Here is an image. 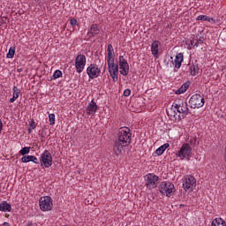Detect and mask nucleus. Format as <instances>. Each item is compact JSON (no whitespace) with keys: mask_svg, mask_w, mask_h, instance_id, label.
I'll return each mask as SVG.
<instances>
[{"mask_svg":"<svg viewBox=\"0 0 226 226\" xmlns=\"http://www.w3.org/2000/svg\"><path fill=\"white\" fill-rule=\"evenodd\" d=\"M187 141L191 146H195L197 144V137L196 136H189Z\"/></svg>","mask_w":226,"mask_h":226,"instance_id":"cd10ccee","label":"nucleus"},{"mask_svg":"<svg viewBox=\"0 0 226 226\" xmlns=\"http://www.w3.org/2000/svg\"><path fill=\"white\" fill-rule=\"evenodd\" d=\"M204 103H206V100L200 94L192 95L189 100L191 109H200L204 107Z\"/></svg>","mask_w":226,"mask_h":226,"instance_id":"423d86ee","label":"nucleus"},{"mask_svg":"<svg viewBox=\"0 0 226 226\" xmlns=\"http://www.w3.org/2000/svg\"><path fill=\"white\" fill-rule=\"evenodd\" d=\"M34 129H36V123L34 122V120H32L31 122H29L28 133H31V132H33V130Z\"/></svg>","mask_w":226,"mask_h":226,"instance_id":"2f4dec72","label":"nucleus"},{"mask_svg":"<svg viewBox=\"0 0 226 226\" xmlns=\"http://www.w3.org/2000/svg\"><path fill=\"white\" fill-rule=\"evenodd\" d=\"M116 59V53L114 52V47L112 44H109L107 48V55H106V61L107 63L109 61H115Z\"/></svg>","mask_w":226,"mask_h":226,"instance_id":"f3484780","label":"nucleus"},{"mask_svg":"<svg viewBox=\"0 0 226 226\" xmlns=\"http://www.w3.org/2000/svg\"><path fill=\"white\" fill-rule=\"evenodd\" d=\"M0 211H3L4 213H6V211H8V213H10V211H11V205H10L6 201L0 203Z\"/></svg>","mask_w":226,"mask_h":226,"instance_id":"4be33fe9","label":"nucleus"},{"mask_svg":"<svg viewBox=\"0 0 226 226\" xmlns=\"http://www.w3.org/2000/svg\"><path fill=\"white\" fill-rule=\"evenodd\" d=\"M102 31V26L98 24H92L87 30V37L88 38H94V36H98V34Z\"/></svg>","mask_w":226,"mask_h":226,"instance_id":"2eb2a0df","label":"nucleus"},{"mask_svg":"<svg viewBox=\"0 0 226 226\" xmlns=\"http://www.w3.org/2000/svg\"><path fill=\"white\" fill-rule=\"evenodd\" d=\"M26 226H33V222H28L26 223Z\"/></svg>","mask_w":226,"mask_h":226,"instance_id":"a19ab883","label":"nucleus"},{"mask_svg":"<svg viewBox=\"0 0 226 226\" xmlns=\"http://www.w3.org/2000/svg\"><path fill=\"white\" fill-rule=\"evenodd\" d=\"M130 94H132V90H130V88L124 91V96H130Z\"/></svg>","mask_w":226,"mask_h":226,"instance_id":"72a5a7b5","label":"nucleus"},{"mask_svg":"<svg viewBox=\"0 0 226 226\" xmlns=\"http://www.w3.org/2000/svg\"><path fill=\"white\" fill-rule=\"evenodd\" d=\"M3 225H4V226H11V225L9 224V222H4L3 223Z\"/></svg>","mask_w":226,"mask_h":226,"instance_id":"79ce46f5","label":"nucleus"},{"mask_svg":"<svg viewBox=\"0 0 226 226\" xmlns=\"http://www.w3.org/2000/svg\"><path fill=\"white\" fill-rule=\"evenodd\" d=\"M189 44H190L192 47H195V46H194V45H195V41H193V40L189 41Z\"/></svg>","mask_w":226,"mask_h":226,"instance_id":"e433bc0d","label":"nucleus"},{"mask_svg":"<svg viewBox=\"0 0 226 226\" xmlns=\"http://www.w3.org/2000/svg\"><path fill=\"white\" fill-rule=\"evenodd\" d=\"M197 186V179L193 176L187 175L183 181V188L185 192H192Z\"/></svg>","mask_w":226,"mask_h":226,"instance_id":"6e6552de","label":"nucleus"},{"mask_svg":"<svg viewBox=\"0 0 226 226\" xmlns=\"http://www.w3.org/2000/svg\"><path fill=\"white\" fill-rule=\"evenodd\" d=\"M162 42L159 41H154L151 44V52L154 55V57H158V52Z\"/></svg>","mask_w":226,"mask_h":226,"instance_id":"a211bd4d","label":"nucleus"},{"mask_svg":"<svg viewBox=\"0 0 226 226\" xmlns=\"http://www.w3.org/2000/svg\"><path fill=\"white\" fill-rule=\"evenodd\" d=\"M20 96V89L14 86L12 87V97L10 99V103H13Z\"/></svg>","mask_w":226,"mask_h":226,"instance_id":"aec40b11","label":"nucleus"},{"mask_svg":"<svg viewBox=\"0 0 226 226\" xmlns=\"http://www.w3.org/2000/svg\"><path fill=\"white\" fill-rule=\"evenodd\" d=\"M15 56V48H10L7 55H6V57L8 59H12V57Z\"/></svg>","mask_w":226,"mask_h":226,"instance_id":"c85d7f7f","label":"nucleus"},{"mask_svg":"<svg viewBox=\"0 0 226 226\" xmlns=\"http://www.w3.org/2000/svg\"><path fill=\"white\" fill-rule=\"evenodd\" d=\"M117 66L119 70V73L124 77H126L128 73H130V64L124 56H119L117 60Z\"/></svg>","mask_w":226,"mask_h":226,"instance_id":"0eeeda50","label":"nucleus"},{"mask_svg":"<svg viewBox=\"0 0 226 226\" xmlns=\"http://www.w3.org/2000/svg\"><path fill=\"white\" fill-rule=\"evenodd\" d=\"M107 64H108V70H109V75L113 79V82H117V80H119V78L117 77V75H119L118 65H116V63L114 62V60L107 62Z\"/></svg>","mask_w":226,"mask_h":226,"instance_id":"9d476101","label":"nucleus"},{"mask_svg":"<svg viewBox=\"0 0 226 226\" xmlns=\"http://www.w3.org/2000/svg\"><path fill=\"white\" fill-rule=\"evenodd\" d=\"M159 192L162 195H165L166 197H170L172 193L176 192V188L174 187V184L169 181H163L159 185Z\"/></svg>","mask_w":226,"mask_h":226,"instance_id":"20e7f679","label":"nucleus"},{"mask_svg":"<svg viewBox=\"0 0 226 226\" xmlns=\"http://www.w3.org/2000/svg\"><path fill=\"white\" fill-rule=\"evenodd\" d=\"M173 106L178 112V114H182V117L185 118L190 114V109H188V102L185 101V99H176Z\"/></svg>","mask_w":226,"mask_h":226,"instance_id":"f03ea898","label":"nucleus"},{"mask_svg":"<svg viewBox=\"0 0 226 226\" xmlns=\"http://www.w3.org/2000/svg\"><path fill=\"white\" fill-rule=\"evenodd\" d=\"M117 141L120 142L123 146L128 147L132 144V131L128 127H122L118 130Z\"/></svg>","mask_w":226,"mask_h":226,"instance_id":"f257e3e1","label":"nucleus"},{"mask_svg":"<svg viewBox=\"0 0 226 226\" xmlns=\"http://www.w3.org/2000/svg\"><path fill=\"white\" fill-rule=\"evenodd\" d=\"M22 72V69H18V72L20 73Z\"/></svg>","mask_w":226,"mask_h":226,"instance_id":"c03bdc74","label":"nucleus"},{"mask_svg":"<svg viewBox=\"0 0 226 226\" xmlns=\"http://www.w3.org/2000/svg\"><path fill=\"white\" fill-rule=\"evenodd\" d=\"M124 147H127L126 145H122L119 141L115 140L113 145V154L114 158H119L124 151Z\"/></svg>","mask_w":226,"mask_h":226,"instance_id":"4468645a","label":"nucleus"},{"mask_svg":"<svg viewBox=\"0 0 226 226\" xmlns=\"http://www.w3.org/2000/svg\"><path fill=\"white\" fill-rule=\"evenodd\" d=\"M181 87H183L185 91L188 89V85L184 84Z\"/></svg>","mask_w":226,"mask_h":226,"instance_id":"58836bf2","label":"nucleus"},{"mask_svg":"<svg viewBox=\"0 0 226 226\" xmlns=\"http://www.w3.org/2000/svg\"><path fill=\"white\" fill-rule=\"evenodd\" d=\"M61 77H63V72H61L60 70H56L52 75L51 80L61 79Z\"/></svg>","mask_w":226,"mask_h":226,"instance_id":"a878e982","label":"nucleus"},{"mask_svg":"<svg viewBox=\"0 0 226 226\" xmlns=\"http://www.w3.org/2000/svg\"><path fill=\"white\" fill-rule=\"evenodd\" d=\"M199 65L198 64H192L189 67L190 74L192 75V77H195L196 75H199Z\"/></svg>","mask_w":226,"mask_h":226,"instance_id":"b1692460","label":"nucleus"},{"mask_svg":"<svg viewBox=\"0 0 226 226\" xmlns=\"http://www.w3.org/2000/svg\"><path fill=\"white\" fill-rule=\"evenodd\" d=\"M3 132V121L0 119V133Z\"/></svg>","mask_w":226,"mask_h":226,"instance_id":"4c0bfd02","label":"nucleus"},{"mask_svg":"<svg viewBox=\"0 0 226 226\" xmlns=\"http://www.w3.org/2000/svg\"><path fill=\"white\" fill-rule=\"evenodd\" d=\"M199 43H200V40L196 41V42H194V47H199Z\"/></svg>","mask_w":226,"mask_h":226,"instance_id":"ea45409f","label":"nucleus"},{"mask_svg":"<svg viewBox=\"0 0 226 226\" xmlns=\"http://www.w3.org/2000/svg\"><path fill=\"white\" fill-rule=\"evenodd\" d=\"M100 73H102V70L96 65V64H91L87 68V75H88V79L92 80L94 79H98L100 77Z\"/></svg>","mask_w":226,"mask_h":226,"instance_id":"f8f14e48","label":"nucleus"},{"mask_svg":"<svg viewBox=\"0 0 226 226\" xmlns=\"http://www.w3.org/2000/svg\"><path fill=\"white\" fill-rule=\"evenodd\" d=\"M29 153H31V147H24L19 150V154H21V156H26V154H29Z\"/></svg>","mask_w":226,"mask_h":226,"instance_id":"bb28decb","label":"nucleus"},{"mask_svg":"<svg viewBox=\"0 0 226 226\" xmlns=\"http://www.w3.org/2000/svg\"><path fill=\"white\" fill-rule=\"evenodd\" d=\"M31 162H33V163H35L36 165H38V163H40V162L38 161V159L34 155H32V161Z\"/></svg>","mask_w":226,"mask_h":226,"instance_id":"f704fd0d","label":"nucleus"},{"mask_svg":"<svg viewBox=\"0 0 226 226\" xmlns=\"http://www.w3.org/2000/svg\"><path fill=\"white\" fill-rule=\"evenodd\" d=\"M158 179H160V177H158V176L156 175H153V174L147 175L146 179L147 188H149V190H153V188H156V186H158Z\"/></svg>","mask_w":226,"mask_h":226,"instance_id":"ddd939ff","label":"nucleus"},{"mask_svg":"<svg viewBox=\"0 0 226 226\" xmlns=\"http://www.w3.org/2000/svg\"><path fill=\"white\" fill-rule=\"evenodd\" d=\"M87 63V58L84 55H78L75 59V68L77 73H82L84 68H86V64Z\"/></svg>","mask_w":226,"mask_h":226,"instance_id":"9b49d317","label":"nucleus"},{"mask_svg":"<svg viewBox=\"0 0 226 226\" xmlns=\"http://www.w3.org/2000/svg\"><path fill=\"white\" fill-rule=\"evenodd\" d=\"M185 93H186V90L182 87L176 91V94H183Z\"/></svg>","mask_w":226,"mask_h":226,"instance_id":"473e14b6","label":"nucleus"},{"mask_svg":"<svg viewBox=\"0 0 226 226\" xmlns=\"http://www.w3.org/2000/svg\"><path fill=\"white\" fill-rule=\"evenodd\" d=\"M33 155H24L21 158L22 163H29V162H32Z\"/></svg>","mask_w":226,"mask_h":226,"instance_id":"7c9ffc66","label":"nucleus"},{"mask_svg":"<svg viewBox=\"0 0 226 226\" xmlns=\"http://www.w3.org/2000/svg\"><path fill=\"white\" fill-rule=\"evenodd\" d=\"M211 226H226V222L222 218L219 217L212 221Z\"/></svg>","mask_w":226,"mask_h":226,"instance_id":"5701e85b","label":"nucleus"},{"mask_svg":"<svg viewBox=\"0 0 226 226\" xmlns=\"http://www.w3.org/2000/svg\"><path fill=\"white\" fill-rule=\"evenodd\" d=\"M71 26H75L78 25V21L75 19H71L70 21Z\"/></svg>","mask_w":226,"mask_h":226,"instance_id":"c9c22d12","label":"nucleus"},{"mask_svg":"<svg viewBox=\"0 0 226 226\" xmlns=\"http://www.w3.org/2000/svg\"><path fill=\"white\" fill-rule=\"evenodd\" d=\"M41 167H45V169H49V167H52V154L49 150H44L40 156Z\"/></svg>","mask_w":226,"mask_h":226,"instance_id":"1a4fd4ad","label":"nucleus"},{"mask_svg":"<svg viewBox=\"0 0 226 226\" xmlns=\"http://www.w3.org/2000/svg\"><path fill=\"white\" fill-rule=\"evenodd\" d=\"M196 20H202V21H206V22H216V20L214 18H210L208 16L206 15H200L196 18Z\"/></svg>","mask_w":226,"mask_h":226,"instance_id":"393cba45","label":"nucleus"},{"mask_svg":"<svg viewBox=\"0 0 226 226\" xmlns=\"http://www.w3.org/2000/svg\"><path fill=\"white\" fill-rule=\"evenodd\" d=\"M49 121L50 126H54V124H56V115L49 114Z\"/></svg>","mask_w":226,"mask_h":226,"instance_id":"c756f323","label":"nucleus"},{"mask_svg":"<svg viewBox=\"0 0 226 226\" xmlns=\"http://www.w3.org/2000/svg\"><path fill=\"white\" fill-rule=\"evenodd\" d=\"M176 156L179 158V160H189L192 158V147H190V144L184 143L176 153Z\"/></svg>","mask_w":226,"mask_h":226,"instance_id":"7ed1b4c3","label":"nucleus"},{"mask_svg":"<svg viewBox=\"0 0 226 226\" xmlns=\"http://www.w3.org/2000/svg\"><path fill=\"white\" fill-rule=\"evenodd\" d=\"M39 206L41 211L44 213L47 211H52V207H54V201L50 196H42L39 200Z\"/></svg>","mask_w":226,"mask_h":226,"instance_id":"39448f33","label":"nucleus"},{"mask_svg":"<svg viewBox=\"0 0 226 226\" xmlns=\"http://www.w3.org/2000/svg\"><path fill=\"white\" fill-rule=\"evenodd\" d=\"M171 59V64L176 68V70H179L183 64V61L185 59V56L183 53H178L176 55L175 59L174 57L170 56Z\"/></svg>","mask_w":226,"mask_h":226,"instance_id":"dca6fc26","label":"nucleus"},{"mask_svg":"<svg viewBox=\"0 0 226 226\" xmlns=\"http://www.w3.org/2000/svg\"><path fill=\"white\" fill-rule=\"evenodd\" d=\"M170 146V145L169 143H165L162 146L159 147L155 150V154H157V156H162V154H163V153H165V150L169 149Z\"/></svg>","mask_w":226,"mask_h":226,"instance_id":"412c9836","label":"nucleus"},{"mask_svg":"<svg viewBox=\"0 0 226 226\" xmlns=\"http://www.w3.org/2000/svg\"><path fill=\"white\" fill-rule=\"evenodd\" d=\"M96 110H98V105L94 101H91L87 108V114L94 116Z\"/></svg>","mask_w":226,"mask_h":226,"instance_id":"6ab92c4d","label":"nucleus"},{"mask_svg":"<svg viewBox=\"0 0 226 226\" xmlns=\"http://www.w3.org/2000/svg\"><path fill=\"white\" fill-rule=\"evenodd\" d=\"M192 46H191V45L189 44L188 47H187L188 50H192Z\"/></svg>","mask_w":226,"mask_h":226,"instance_id":"37998d69","label":"nucleus"}]
</instances>
